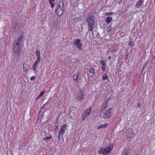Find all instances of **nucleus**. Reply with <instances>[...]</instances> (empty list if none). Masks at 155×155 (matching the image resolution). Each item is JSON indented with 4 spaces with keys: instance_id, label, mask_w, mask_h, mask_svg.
<instances>
[{
    "instance_id": "obj_1",
    "label": "nucleus",
    "mask_w": 155,
    "mask_h": 155,
    "mask_svg": "<svg viewBox=\"0 0 155 155\" xmlns=\"http://www.w3.org/2000/svg\"><path fill=\"white\" fill-rule=\"evenodd\" d=\"M86 21L88 25V31H92L93 32L95 23L94 17L92 15H89L87 18Z\"/></svg>"
},
{
    "instance_id": "obj_2",
    "label": "nucleus",
    "mask_w": 155,
    "mask_h": 155,
    "mask_svg": "<svg viewBox=\"0 0 155 155\" xmlns=\"http://www.w3.org/2000/svg\"><path fill=\"white\" fill-rule=\"evenodd\" d=\"M112 108H110L103 111L101 110L100 112V116L103 118H108L111 117L113 113Z\"/></svg>"
},
{
    "instance_id": "obj_3",
    "label": "nucleus",
    "mask_w": 155,
    "mask_h": 155,
    "mask_svg": "<svg viewBox=\"0 0 155 155\" xmlns=\"http://www.w3.org/2000/svg\"><path fill=\"white\" fill-rule=\"evenodd\" d=\"M113 148L112 145H108V147L100 148L98 151L99 153H101L104 155L109 154Z\"/></svg>"
},
{
    "instance_id": "obj_4",
    "label": "nucleus",
    "mask_w": 155,
    "mask_h": 155,
    "mask_svg": "<svg viewBox=\"0 0 155 155\" xmlns=\"http://www.w3.org/2000/svg\"><path fill=\"white\" fill-rule=\"evenodd\" d=\"M21 39V37H19L18 38L14 44L12 49L14 53H17L20 52V47L19 46V44Z\"/></svg>"
},
{
    "instance_id": "obj_5",
    "label": "nucleus",
    "mask_w": 155,
    "mask_h": 155,
    "mask_svg": "<svg viewBox=\"0 0 155 155\" xmlns=\"http://www.w3.org/2000/svg\"><path fill=\"white\" fill-rule=\"evenodd\" d=\"M67 126L66 124H63L61 127L60 130L59 131V133L58 136V138L59 140H60V138L64 134L65 132V130Z\"/></svg>"
},
{
    "instance_id": "obj_6",
    "label": "nucleus",
    "mask_w": 155,
    "mask_h": 155,
    "mask_svg": "<svg viewBox=\"0 0 155 155\" xmlns=\"http://www.w3.org/2000/svg\"><path fill=\"white\" fill-rule=\"evenodd\" d=\"M85 95L84 92L82 90H80L77 95L76 98L77 101H82L84 99L83 96Z\"/></svg>"
},
{
    "instance_id": "obj_7",
    "label": "nucleus",
    "mask_w": 155,
    "mask_h": 155,
    "mask_svg": "<svg viewBox=\"0 0 155 155\" xmlns=\"http://www.w3.org/2000/svg\"><path fill=\"white\" fill-rule=\"evenodd\" d=\"M74 45L77 46V48L80 50L82 49V45L81 42V41L79 39H76L74 41Z\"/></svg>"
},
{
    "instance_id": "obj_8",
    "label": "nucleus",
    "mask_w": 155,
    "mask_h": 155,
    "mask_svg": "<svg viewBox=\"0 0 155 155\" xmlns=\"http://www.w3.org/2000/svg\"><path fill=\"white\" fill-rule=\"evenodd\" d=\"M100 63L101 65L102 66L101 68L102 71L103 72L105 71L107 66L104 61L102 60L101 61H100Z\"/></svg>"
},
{
    "instance_id": "obj_9",
    "label": "nucleus",
    "mask_w": 155,
    "mask_h": 155,
    "mask_svg": "<svg viewBox=\"0 0 155 155\" xmlns=\"http://www.w3.org/2000/svg\"><path fill=\"white\" fill-rule=\"evenodd\" d=\"M63 9L62 8L58 7L56 10L57 14L59 16H61L63 13Z\"/></svg>"
},
{
    "instance_id": "obj_10",
    "label": "nucleus",
    "mask_w": 155,
    "mask_h": 155,
    "mask_svg": "<svg viewBox=\"0 0 155 155\" xmlns=\"http://www.w3.org/2000/svg\"><path fill=\"white\" fill-rule=\"evenodd\" d=\"M40 60L37 59V60L34 62L33 65V70L35 71L36 69V67L39 63Z\"/></svg>"
},
{
    "instance_id": "obj_11",
    "label": "nucleus",
    "mask_w": 155,
    "mask_h": 155,
    "mask_svg": "<svg viewBox=\"0 0 155 155\" xmlns=\"http://www.w3.org/2000/svg\"><path fill=\"white\" fill-rule=\"evenodd\" d=\"M91 108L90 107L87 109L85 110L84 111L85 114H85V115L87 116L91 114Z\"/></svg>"
},
{
    "instance_id": "obj_12",
    "label": "nucleus",
    "mask_w": 155,
    "mask_h": 155,
    "mask_svg": "<svg viewBox=\"0 0 155 155\" xmlns=\"http://www.w3.org/2000/svg\"><path fill=\"white\" fill-rule=\"evenodd\" d=\"M143 3V1L142 0H140L139 1L137 2L135 7L137 8H139L140 6Z\"/></svg>"
},
{
    "instance_id": "obj_13",
    "label": "nucleus",
    "mask_w": 155,
    "mask_h": 155,
    "mask_svg": "<svg viewBox=\"0 0 155 155\" xmlns=\"http://www.w3.org/2000/svg\"><path fill=\"white\" fill-rule=\"evenodd\" d=\"M130 153L129 150L127 148H125L123 151L121 155H129Z\"/></svg>"
},
{
    "instance_id": "obj_14",
    "label": "nucleus",
    "mask_w": 155,
    "mask_h": 155,
    "mask_svg": "<svg viewBox=\"0 0 155 155\" xmlns=\"http://www.w3.org/2000/svg\"><path fill=\"white\" fill-rule=\"evenodd\" d=\"M64 3H63V0H59L58 4V7L62 8H63Z\"/></svg>"
},
{
    "instance_id": "obj_15",
    "label": "nucleus",
    "mask_w": 155,
    "mask_h": 155,
    "mask_svg": "<svg viewBox=\"0 0 155 155\" xmlns=\"http://www.w3.org/2000/svg\"><path fill=\"white\" fill-rule=\"evenodd\" d=\"M35 54L37 57V59H41V54L39 50H37L35 52Z\"/></svg>"
},
{
    "instance_id": "obj_16",
    "label": "nucleus",
    "mask_w": 155,
    "mask_h": 155,
    "mask_svg": "<svg viewBox=\"0 0 155 155\" xmlns=\"http://www.w3.org/2000/svg\"><path fill=\"white\" fill-rule=\"evenodd\" d=\"M112 20L113 18L109 16L106 18V21L107 24H108L110 23Z\"/></svg>"
},
{
    "instance_id": "obj_17",
    "label": "nucleus",
    "mask_w": 155,
    "mask_h": 155,
    "mask_svg": "<svg viewBox=\"0 0 155 155\" xmlns=\"http://www.w3.org/2000/svg\"><path fill=\"white\" fill-rule=\"evenodd\" d=\"M55 0H48L49 3L51 5V7L53 8L55 5V3L53 2L55 1Z\"/></svg>"
},
{
    "instance_id": "obj_18",
    "label": "nucleus",
    "mask_w": 155,
    "mask_h": 155,
    "mask_svg": "<svg viewBox=\"0 0 155 155\" xmlns=\"http://www.w3.org/2000/svg\"><path fill=\"white\" fill-rule=\"evenodd\" d=\"M89 74H91V76L94 75L95 73L94 70L92 67L89 70Z\"/></svg>"
},
{
    "instance_id": "obj_19",
    "label": "nucleus",
    "mask_w": 155,
    "mask_h": 155,
    "mask_svg": "<svg viewBox=\"0 0 155 155\" xmlns=\"http://www.w3.org/2000/svg\"><path fill=\"white\" fill-rule=\"evenodd\" d=\"M79 74V73H77L76 74L74 75L73 77V79L77 82H78V78Z\"/></svg>"
},
{
    "instance_id": "obj_20",
    "label": "nucleus",
    "mask_w": 155,
    "mask_h": 155,
    "mask_svg": "<svg viewBox=\"0 0 155 155\" xmlns=\"http://www.w3.org/2000/svg\"><path fill=\"white\" fill-rule=\"evenodd\" d=\"M108 124H101L97 127V129H100L102 128H105L107 127Z\"/></svg>"
},
{
    "instance_id": "obj_21",
    "label": "nucleus",
    "mask_w": 155,
    "mask_h": 155,
    "mask_svg": "<svg viewBox=\"0 0 155 155\" xmlns=\"http://www.w3.org/2000/svg\"><path fill=\"white\" fill-rule=\"evenodd\" d=\"M102 79L103 80H107L108 81L109 80V79L108 78L106 73L103 75L102 77Z\"/></svg>"
},
{
    "instance_id": "obj_22",
    "label": "nucleus",
    "mask_w": 155,
    "mask_h": 155,
    "mask_svg": "<svg viewBox=\"0 0 155 155\" xmlns=\"http://www.w3.org/2000/svg\"><path fill=\"white\" fill-rule=\"evenodd\" d=\"M107 107H108V106L105 102H104L102 104V108L101 111L102 110H104Z\"/></svg>"
},
{
    "instance_id": "obj_23",
    "label": "nucleus",
    "mask_w": 155,
    "mask_h": 155,
    "mask_svg": "<svg viewBox=\"0 0 155 155\" xmlns=\"http://www.w3.org/2000/svg\"><path fill=\"white\" fill-rule=\"evenodd\" d=\"M52 137L50 135L49 137H44L43 138V139L44 140L47 141L48 140L51 138Z\"/></svg>"
},
{
    "instance_id": "obj_24",
    "label": "nucleus",
    "mask_w": 155,
    "mask_h": 155,
    "mask_svg": "<svg viewBox=\"0 0 155 155\" xmlns=\"http://www.w3.org/2000/svg\"><path fill=\"white\" fill-rule=\"evenodd\" d=\"M110 100V97L109 98H108V99H107L106 100V101L105 102V103L108 106V107L109 106V104L110 103L109 101Z\"/></svg>"
},
{
    "instance_id": "obj_25",
    "label": "nucleus",
    "mask_w": 155,
    "mask_h": 155,
    "mask_svg": "<svg viewBox=\"0 0 155 155\" xmlns=\"http://www.w3.org/2000/svg\"><path fill=\"white\" fill-rule=\"evenodd\" d=\"M110 50L112 52V53H113L116 52L117 51V49H114V48H110Z\"/></svg>"
},
{
    "instance_id": "obj_26",
    "label": "nucleus",
    "mask_w": 155,
    "mask_h": 155,
    "mask_svg": "<svg viewBox=\"0 0 155 155\" xmlns=\"http://www.w3.org/2000/svg\"><path fill=\"white\" fill-rule=\"evenodd\" d=\"M45 91H43L41 92L40 94L38 96V97H37V98H41V97L43 94L45 93Z\"/></svg>"
},
{
    "instance_id": "obj_27",
    "label": "nucleus",
    "mask_w": 155,
    "mask_h": 155,
    "mask_svg": "<svg viewBox=\"0 0 155 155\" xmlns=\"http://www.w3.org/2000/svg\"><path fill=\"white\" fill-rule=\"evenodd\" d=\"M127 135L128 137L130 138H132L133 136V134L131 133L130 135H129L128 132L127 133Z\"/></svg>"
},
{
    "instance_id": "obj_28",
    "label": "nucleus",
    "mask_w": 155,
    "mask_h": 155,
    "mask_svg": "<svg viewBox=\"0 0 155 155\" xmlns=\"http://www.w3.org/2000/svg\"><path fill=\"white\" fill-rule=\"evenodd\" d=\"M134 45V43L133 41H130L128 44V45H130V46H132V48L133 47Z\"/></svg>"
},
{
    "instance_id": "obj_29",
    "label": "nucleus",
    "mask_w": 155,
    "mask_h": 155,
    "mask_svg": "<svg viewBox=\"0 0 155 155\" xmlns=\"http://www.w3.org/2000/svg\"><path fill=\"white\" fill-rule=\"evenodd\" d=\"M112 29V28L111 27V26H109L108 28V29L107 30V32H110L111 30Z\"/></svg>"
},
{
    "instance_id": "obj_30",
    "label": "nucleus",
    "mask_w": 155,
    "mask_h": 155,
    "mask_svg": "<svg viewBox=\"0 0 155 155\" xmlns=\"http://www.w3.org/2000/svg\"><path fill=\"white\" fill-rule=\"evenodd\" d=\"M58 22H59L58 21H56L54 23V26H56V27H57L58 26Z\"/></svg>"
},
{
    "instance_id": "obj_31",
    "label": "nucleus",
    "mask_w": 155,
    "mask_h": 155,
    "mask_svg": "<svg viewBox=\"0 0 155 155\" xmlns=\"http://www.w3.org/2000/svg\"><path fill=\"white\" fill-rule=\"evenodd\" d=\"M87 116L85 115V114H82V120H85V119L86 117Z\"/></svg>"
},
{
    "instance_id": "obj_32",
    "label": "nucleus",
    "mask_w": 155,
    "mask_h": 155,
    "mask_svg": "<svg viewBox=\"0 0 155 155\" xmlns=\"http://www.w3.org/2000/svg\"><path fill=\"white\" fill-rule=\"evenodd\" d=\"M112 12H106L105 14L106 15H112Z\"/></svg>"
},
{
    "instance_id": "obj_33",
    "label": "nucleus",
    "mask_w": 155,
    "mask_h": 155,
    "mask_svg": "<svg viewBox=\"0 0 155 155\" xmlns=\"http://www.w3.org/2000/svg\"><path fill=\"white\" fill-rule=\"evenodd\" d=\"M35 76H32L30 78V80L31 81H32V80H35Z\"/></svg>"
},
{
    "instance_id": "obj_34",
    "label": "nucleus",
    "mask_w": 155,
    "mask_h": 155,
    "mask_svg": "<svg viewBox=\"0 0 155 155\" xmlns=\"http://www.w3.org/2000/svg\"><path fill=\"white\" fill-rule=\"evenodd\" d=\"M80 20L79 18H74V20L75 21H78V20Z\"/></svg>"
},
{
    "instance_id": "obj_35",
    "label": "nucleus",
    "mask_w": 155,
    "mask_h": 155,
    "mask_svg": "<svg viewBox=\"0 0 155 155\" xmlns=\"http://www.w3.org/2000/svg\"><path fill=\"white\" fill-rule=\"evenodd\" d=\"M55 126H56V127H55V128L54 129V131H55L56 130H57V129H58V125H55Z\"/></svg>"
},
{
    "instance_id": "obj_36",
    "label": "nucleus",
    "mask_w": 155,
    "mask_h": 155,
    "mask_svg": "<svg viewBox=\"0 0 155 155\" xmlns=\"http://www.w3.org/2000/svg\"><path fill=\"white\" fill-rule=\"evenodd\" d=\"M128 54H126V57H125V59L126 60L127 59V58H128Z\"/></svg>"
},
{
    "instance_id": "obj_37",
    "label": "nucleus",
    "mask_w": 155,
    "mask_h": 155,
    "mask_svg": "<svg viewBox=\"0 0 155 155\" xmlns=\"http://www.w3.org/2000/svg\"><path fill=\"white\" fill-rule=\"evenodd\" d=\"M137 105L138 107H140V103H138Z\"/></svg>"
},
{
    "instance_id": "obj_38",
    "label": "nucleus",
    "mask_w": 155,
    "mask_h": 155,
    "mask_svg": "<svg viewBox=\"0 0 155 155\" xmlns=\"http://www.w3.org/2000/svg\"><path fill=\"white\" fill-rule=\"evenodd\" d=\"M111 58V56H109L108 57V59H110Z\"/></svg>"
},
{
    "instance_id": "obj_39",
    "label": "nucleus",
    "mask_w": 155,
    "mask_h": 155,
    "mask_svg": "<svg viewBox=\"0 0 155 155\" xmlns=\"http://www.w3.org/2000/svg\"><path fill=\"white\" fill-rule=\"evenodd\" d=\"M45 104H45L43 105V106L41 107V108H43V107L45 106Z\"/></svg>"
},
{
    "instance_id": "obj_40",
    "label": "nucleus",
    "mask_w": 155,
    "mask_h": 155,
    "mask_svg": "<svg viewBox=\"0 0 155 155\" xmlns=\"http://www.w3.org/2000/svg\"><path fill=\"white\" fill-rule=\"evenodd\" d=\"M114 55L115 56V57H114V58H115V57H116V55H115L114 54Z\"/></svg>"
},
{
    "instance_id": "obj_41",
    "label": "nucleus",
    "mask_w": 155,
    "mask_h": 155,
    "mask_svg": "<svg viewBox=\"0 0 155 155\" xmlns=\"http://www.w3.org/2000/svg\"><path fill=\"white\" fill-rule=\"evenodd\" d=\"M39 99V98H37H37H36V100L37 101V100H38V99Z\"/></svg>"
},
{
    "instance_id": "obj_42",
    "label": "nucleus",
    "mask_w": 155,
    "mask_h": 155,
    "mask_svg": "<svg viewBox=\"0 0 155 155\" xmlns=\"http://www.w3.org/2000/svg\"><path fill=\"white\" fill-rule=\"evenodd\" d=\"M98 35H99V34H97L96 35V36H98Z\"/></svg>"
},
{
    "instance_id": "obj_43",
    "label": "nucleus",
    "mask_w": 155,
    "mask_h": 155,
    "mask_svg": "<svg viewBox=\"0 0 155 155\" xmlns=\"http://www.w3.org/2000/svg\"><path fill=\"white\" fill-rule=\"evenodd\" d=\"M153 58H154V56H153Z\"/></svg>"
}]
</instances>
